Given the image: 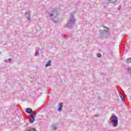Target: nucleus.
I'll return each instance as SVG.
<instances>
[{
  "label": "nucleus",
  "mask_w": 131,
  "mask_h": 131,
  "mask_svg": "<svg viewBox=\"0 0 131 131\" xmlns=\"http://www.w3.org/2000/svg\"><path fill=\"white\" fill-rule=\"evenodd\" d=\"M119 96H120L122 101H124V96L123 95V94L121 93L119 94Z\"/></svg>",
  "instance_id": "11"
},
{
  "label": "nucleus",
  "mask_w": 131,
  "mask_h": 131,
  "mask_svg": "<svg viewBox=\"0 0 131 131\" xmlns=\"http://www.w3.org/2000/svg\"><path fill=\"white\" fill-rule=\"evenodd\" d=\"M30 13H31V11L30 10H28V11H26L25 13L26 17L27 18V19H28V20H29V21H30V20H31Z\"/></svg>",
  "instance_id": "5"
},
{
  "label": "nucleus",
  "mask_w": 131,
  "mask_h": 131,
  "mask_svg": "<svg viewBox=\"0 0 131 131\" xmlns=\"http://www.w3.org/2000/svg\"><path fill=\"white\" fill-rule=\"evenodd\" d=\"M75 22H76V19L74 17V15L72 14L71 17L70 18L69 22L67 23L66 27L69 28V29H72L73 26L75 25Z\"/></svg>",
  "instance_id": "1"
},
{
  "label": "nucleus",
  "mask_w": 131,
  "mask_h": 131,
  "mask_svg": "<svg viewBox=\"0 0 131 131\" xmlns=\"http://www.w3.org/2000/svg\"><path fill=\"white\" fill-rule=\"evenodd\" d=\"M51 63H52V61L51 60H49L48 61H47V62L45 64V67H49V66H51Z\"/></svg>",
  "instance_id": "8"
},
{
  "label": "nucleus",
  "mask_w": 131,
  "mask_h": 131,
  "mask_svg": "<svg viewBox=\"0 0 131 131\" xmlns=\"http://www.w3.org/2000/svg\"><path fill=\"white\" fill-rule=\"evenodd\" d=\"M97 57H98V58L102 57V54L101 53L97 54Z\"/></svg>",
  "instance_id": "14"
},
{
  "label": "nucleus",
  "mask_w": 131,
  "mask_h": 131,
  "mask_svg": "<svg viewBox=\"0 0 131 131\" xmlns=\"http://www.w3.org/2000/svg\"><path fill=\"white\" fill-rule=\"evenodd\" d=\"M103 31H105L106 32H103V33L105 36V38H109L110 37V33H109V31L108 30H104Z\"/></svg>",
  "instance_id": "6"
},
{
  "label": "nucleus",
  "mask_w": 131,
  "mask_h": 131,
  "mask_svg": "<svg viewBox=\"0 0 131 131\" xmlns=\"http://www.w3.org/2000/svg\"><path fill=\"white\" fill-rule=\"evenodd\" d=\"M102 27H103V28H105V29H107V30H109V28L104 26L103 25L102 26Z\"/></svg>",
  "instance_id": "15"
},
{
  "label": "nucleus",
  "mask_w": 131,
  "mask_h": 131,
  "mask_svg": "<svg viewBox=\"0 0 131 131\" xmlns=\"http://www.w3.org/2000/svg\"><path fill=\"white\" fill-rule=\"evenodd\" d=\"M126 62L127 64H128L129 63H131V58H127L126 60Z\"/></svg>",
  "instance_id": "12"
},
{
  "label": "nucleus",
  "mask_w": 131,
  "mask_h": 131,
  "mask_svg": "<svg viewBox=\"0 0 131 131\" xmlns=\"http://www.w3.org/2000/svg\"><path fill=\"white\" fill-rule=\"evenodd\" d=\"M110 120L112 126L114 127H116L118 124V117L115 115H114L111 116Z\"/></svg>",
  "instance_id": "4"
},
{
  "label": "nucleus",
  "mask_w": 131,
  "mask_h": 131,
  "mask_svg": "<svg viewBox=\"0 0 131 131\" xmlns=\"http://www.w3.org/2000/svg\"><path fill=\"white\" fill-rule=\"evenodd\" d=\"M62 104H63L62 102H60L59 104H58V112H61L62 111V108H63V105H62Z\"/></svg>",
  "instance_id": "7"
},
{
  "label": "nucleus",
  "mask_w": 131,
  "mask_h": 131,
  "mask_svg": "<svg viewBox=\"0 0 131 131\" xmlns=\"http://www.w3.org/2000/svg\"><path fill=\"white\" fill-rule=\"evenodd\" d=\"M51 12L52 13L50 14V15H49V17H52V20H53V21L54 22V23H58V21L56 20V19H57V18H58V16L59 15V12H58V11H57L56 10V9H53L51 10Z\"/></svg>",
  "instance_id": "3"
},
{
  "label": "nucleus",
  "mask_w": 131,
  "mask_h": 131,
  "mask_svg": "<svg viewBox=\"0 0 131 131\" xmlns=\"http://www.w3.org/2000/svg\"><path fill=\"white\" fill-rule=\"evenodd\" d=\"M97 116H99V115H96V117H97Z\"/></svg>",
  "instance_id": "20"
},
{
  "label": "nucleus",
  "mask_w": 131,
  "mask_h": 131,
  "mask_svg": "<svg viewBox=\"0 0 131 131\" xmlns=\"http://www.w3.org/2000/svg\"><path fill=\"white\" fill-rule=\"evenodd\" d=\"M32 129L33 131H37V130H36V129L35 128H34V127L32 128Z\"/></svg>",
  "instance_id": "18"
},
{
  "label": "nucleus",
  "mask_w": 131,
  "mask_h": 131,
  "mask_svg": "<svg viewBox=\"0 0 131 131\" xmlns=\"http://www.w3.org/2000/svg\"><path fill=\"white\" fill-rule=\"evenodd\" d=\"M36 54L37 55V56H38V55H39V52H38V50H36Z\"/></svg>",
  "instance_id": "17"
},
{
  "label": "nucleus",
  "mask_w": 131,
  "mask_h": 131,
  "mask_svg": "<svg viewBox=\"0 0 131 131\" xmlns=\"http://www.w3.org/2000/svg\"><path fill=\"white\" fill-rule=\"evenodd\" d=\"M52 128L54 130H56L58 128V127L57 126H56V125H53Z\"/></svg>",
  "instance_id": "13"
},
{
  "label": "nucleus",
  "mask_w": 131,
  "mask_h": 131,
  "mask_svg": "<svg viewBox=\"0 0 131 131\" xmlns=\"http://www.w3.org/2000/svg\"><path fill=\"white\" fill-rule=\"evenodd\" d=\"M0 55H2V52H0Z\"/></svg>",
  "instance_id": "21"
},
{
  "label": "nucleus",
  "mask_w": 131,
  "mask_h": 131,
  "mask_svg": "<svg viewBox=\"0 0 131 131\" xmlns=\"http://www.w3.org/2000/svg\"><path fill=\"white\" fill-rule=\"evenodd\" d=\"M110 4H114L117 2V0H106Z\"/></svg>",
  "instance_id": "9"
},
{
  "label": "nucleus",
  "mask_w": 131,
  "mask_h": 131,
  "mask_svg": "<svg viewBox=\"0 0 131 131\" xmlns=\"http://www.w3.org/2000/svg\"><path fill=\"white\" fill-rule=\"evenodd\" d=\"M106 31H107L100 30L99 32H100V33H103V32H106Z\"/></svg>",
  "instance_id": "16"
},
{
  "label": "nucleus",
  "mask_w": 131,
  "mask_h": 131,
  "mask_svg": "<svg viewBox=\"0 0 131 131\" xmlns=\"http://www.w3.org/2000/svg\"><path fill=\"white\" fill-rule=\"evenodd\" d=\"M11 61H12V58L4 60V62H5V63H11Z\"/></svg>",
  "instance_id": "10"
},
{
  "label": "nucleus",
  "mask_w": 131,
  "mask_h": 131,
  "mask_svg": "<svg viewBox=\"0 0 131 131\" xmlns=\"http://www.w3.org/2000/svg\"><path fill=\"white\" fill-rule=\"evenodd\" d=\"M25 112L28 114H31L32 113H34V116H32V117H30V122L31 123H33L34 122V121L35 120V116H36V113L34 112L33 111H32V109L31 108H27L25 110Z\"/></svg>",
  "instance_id": "2"
},
{
  "label": "nucleus",
  "mask_w": 131,
  "mask_h": 131,
  "mask_svg": "<svg viewBox=\"0 0 131 131\" xmlns=\"http://www.w3.org/2000/svg\"><path fill=\"white\" fill-rule=\"evenodd\" d=\"M120 6H119L118 10H120Z\"/></svg>",
  "instance_id": "19"
}]
</instances>
